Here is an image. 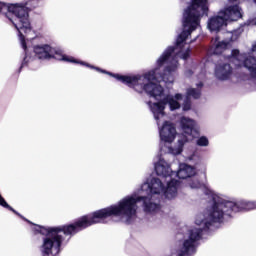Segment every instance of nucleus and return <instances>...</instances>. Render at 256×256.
<instances>
[{
  "instance_id": "nucleus-11",
  "label": "nucleus",
  "mask_w": 256,
  "mask_h": 256,
  "mask_svg": "<svg viewBox=\"0 0 256 256\" xmlns=\"http://www.w3.org/2000/svg\"><path fill=\"white\" fill-rule=\"evenodd\" d=\"M160 153L161 155L157 156V161L154 163L156 175H158V177H163L164 179H170V181H176L173 178L175 171L171 169V164L165 161V158L163 157V155H167L168 153Z\"/></svg>"
},
{
  "instance_id": "nucleus-3",
  "label": "nucleus",
  "mask_w": 256,
  "mask_h": 256,
  "mask_svg": "<svg viewBox=\"0 0 256 256\" xmlns=\"http://www.w3.org/2000/svg\"><path fill=\"white\" fill-rule=\"evenodd\" d=\"M0 206L4 207V209L12 211V213H15V215L20 217V219H23L27 223H30V225H33L32 230L34 233L44 235L42 238V244L40 246L42 256L59 255V253H61V247H63V245H67V243H69L71 240V236L78 233L71 224L56 227H43L33 224L15 209H13V207H11L2 196H0Z\"/></svg>"
},
{
  "instance_id": "nucleus-16",
  "label": "nucleus",
  "mask_w": 256,
  "mask_h": 256,
  "mask_svg": "<svg viewBox=\"0 0 256 256\" xmlns=\"http://www.w3.org/2000/svg\"><path fill=\"white\" fill-rule=\"evenodd\" d=\"M195 175V167L189 166L187 164H180L179 170L175 172L174 177L178 179H189Z\"/></svg>"
},
{
  "instance_id": "nucleus-17",
  "label": "nucleus",
  "mask_w": 256,
  "mask_h": 256,
  "mask_svg": "<svg viewBox=\"0 0 256 256\" xmlns=\"http://www.w3.org/2000/svg\"><path fill=\"white\" fill-rule=\"evenodd\" d=\"M214 43H216V46L214 49L215 55H221V53L224 52L225 49H227V45H229V42H227V41L219 42V37L215 38Z\"/></svg>"
},
{
  "instance_id": "nucleus-9",
  "label": "nucleus",
  "mask_w": 256,
  "mask_h": 256,
  "mask_svg": "<svg viewBox=\"0 0 256 256\" xmlns=\"http://www.w3.org/2000/svg\"><path fill=\"white\" fill-rule=\"evenodd\" d=\"M197 122L189 117H181L180 118V129L182 131V135L178 138L174 147H169L168 153L171 155H181L183 153V148L185 147L186 143L195 139V135H199L197 131Z\"/></svg>"
},
{
  "instance_id": "nucleus-21",
  "label": "nucleus",
  "mask_w": 256,
  "mask_h": 256,
  "mask_svg": "<svg viewBox=\"0 0 256 256\" xmlns=\"http://www.w3.org/2000/svg\"><path fill=\"white\" fill-rule=\"evenodd\" d=\"M191 75H193V71L191 70L186 71V77H191Z\"/></svg>"
},
{
  "instance_id": "nucleus-4",
  "label": "nucleus",
  "mask_w": 256,
  "mask_h": 256,
  "mask_svg": "<svg viewBox=\"0 0 256 256\" xmlns=\"http://www.w3.org/2000/svg\"><path fill=\"white\" fill-rule=\"evenodd\" d=\"M37 7H39V0H26L14 4L0 2V15H4L15 29H17L21 47L26 53L22 67H25V65L31 61L23 33H34L32 39L39 37L37 31L33 30V26H31V17L29 16V13H31L33 9H37Z\"/></svg>"
},
{
  "instance_id": "nucleus-15",
  "label": "nucleus",
  "mask_w": 256,
  "mask_h": 256,
  "mask_svg": "<svg viewBox=\"0 0 256 256\" xmlns=\"http://www.w3.org/2000/svg\"><path fill=\"white\" fill-rule=\"evenodd\" d=\"M227 26V21L225 18L221 15V12H219L218 16H214L208 20V29L209 31H219L221 27Z\"/></svg>"
},
{
  "instance_id": "nucleus-19",
  "label": "nucleus",
  "mask_w": 256,
  "mask_h": 256,
  "mask_svg": "<svg viewBox=\"0 0 256 256\" xmlns=\"http://www.w3.org/2000/svg\"><path fill=\"white\" fill-rule=\"evenodd\" d=\"M186 161H192V162L199 161V154H197V150H194L191 154H189L186 157Z\"/></svg>"
},
{
  "instance_id": "nucleus-14",
  "label": "nucleus",
  "mask_w": 256,
  "mask_h": 256,
  "mask_svg": "<svg viewBox=\"0 0 256 256\" xmlns=\"http://www.w3.org/2000/svg\"><path fill=\"white\" fill-rule=\"evenodd\" d=\"M214 75L219 81H227V79H231V75H233V68L227 63L218 64L215 67Z\"/></svg>"
},
{
  "instance_id": "nucleus-2",
  "label": "nucleus",
  "mask_w": 256,
  "mask_h": 256,
  "mask_svg": "<svg viewBox=\"0 0 256 256\" xmlns=\"http://www.w3.org/2000/svg\"><path fill=\"white\" fill-rule=\"evenodd\" d=\"M205 15H209V0H191V5L183 13V31L178 35L176 39V46H169L167 49H172L166 63L162 67H179V60L183 59L187 61L191 55V48H185V41L189 39L193 31L201 27V18ZM164 50V53L167 51ZM179 49L177 56L173 57L175 50Z\"/></svg>"
},
{
  "instance_id": "nucleus-20",
  "label": "nucleus",
  "mask_w": 256,
  "mask_h": 256,
  "mask_svg": "<svg viewBox=\"0 0 256 256\" xmlns=\"http://www.w3.org/2000/svg\"><path fill=\"white\" fill-rule=\"evenodd\" d=\"M189 187L191 189H199L201 187V182H199V180L193 179L189 182Z\"/></svg>"
},
{
  "instance_id": "nucleus-1",
  "label": "nucleus",
  "mask_w": 256,
  "mask_h": 256,
  "mask_svg": "<svg viewBox=\"0 0 256 256\" xmlns=\"http://www.w3.org/2000/svg\"><path fill=\"white\" fill-rule=\"evenodd\" d=\"M141 201L143 202V211L146 213L148 221L150 223H159V205L142 197L141 194L134 193L122 198L117 204L83 216L70 225L78 233L83 231V229H87V227H91V225H96V223H105V219L109 217H120L127 225H131L137 219V210L139 209L137 203Z\"/></svg>"
},
{
  "instance_id": "nucleus-23",
  "label": "nucleus",
  "mask_w": 256,
  "mask_h": 256,
  "mask_svg": "<svg viewBox=\"0 0 256 256\" xmlns=\"http://www.w3.org/2000/svg\"><path fill=\"white\" fill-rule=\"evenodd\" d=\"M196 71H199V67L196 68Z\"/></svg>"
},
{
  "instance_id": "nucleus-5",
  "label": "nucleus",
  "mask_w": 256,
  "mask_h": 256,
  "mask_svg": "<svg viewBox=\"0 0 256 256\" xmlns=\"http://www.w3.org/2000/svg\"><path fill=\"white\" fill-rule=\"evenodd\" d=\"M33 51L38 59L48 60V59H56V61H67L68 63H79L80 65H84L89 69H95L100 73H106V75H110V77H114L117 81H120L130 89L136 91V93H143V74H137L132 76H125L119 74H113L111 72H107L99 67H95L87 62H79L75 58L71 56H67L63 54V50L59 48H53L48 44L36 45L33 48Z\"/></svg>"
},
{
  "instance_id": "nucleus-12",
  "label": "nucleus",
  "mask_w": 256,
  "mask_h": 256,
  "mask_svg": "<svg viewBox=\"0 0 256 256\" xmlns=\"http://www.w3.org/2000/svg\"><path fill=\"white\" fill-rule=\"evenodd\" d=\"M220 15L226 21H239L241 17H243V13L241 12V7L239 5L228 6L220 11Z\"/></svg>"
},
{
  "instance_id": "nucleus-6",
  "label": "nucleus",
  "mask_w": 256,
  "mask_h": 256,
  "mask_svg": "<svg viewBox=\"0 0 256 256\" xmlns=\"http://www.w3.org/2000/svg\"><path fill=\"white\" fill-rule=\"evenodd\" d=\"M256 209V201L231 200L229 197L213 191V223H224L235 213Z\"/></svg>"
},
{
  "instance_id": "nucleus-8",
  "label": "nucleus",
  "mask_w": 256,
  "mask_h": 256,
  "mask_svg": "<svg viewBox=\"0 0 256 256\" xmlns=\"http://www.w3.org/2000/svg\"><path fill=\"white\" fill-rule=\"evenodd\" d=\"M256 41L252 44L250 52L241 53L239 49H234L231 54L226 57L229 63L235 65L238 69L244 67L250 75V91H256Z\"/></svg>"
},
{
  "instance_id": "nucleus-24",
  "label": "nucleus",
  "mask_w": 256,
  "mask_h": 256,
  "mask_svg": "<svg viewBox=\"0 0 256 256\" xmlns=\"http://www.w3.org/2000/svg\"><path fill=\"white\" fill-rule=\"evenodd\" d=\"M201 77H203V74H200V77H199V78H201Z\"/></svg>"
},
{
  "instance_id": "nucleus-10",
  "label": "nucleus",
  "mask_w": 256,
  "mask_h": 256,
  "mask_svg": "<svg viewBox=\"0 0 256 256\" xmlns=\"http://www.w3.org/2000/svg\"><path fill=\"white\" fill-rule=\"evenodd\" d=\"M159 135H160V153H168L169 147L172 146H166L165 143H173L175 141V137L177 135V129L175 128V125H173L171 122L165 121L163 123V126L159 128Z\"/></svg>"
},
{
  "instance_id": "nucleus-22",
  "label": "nucleus",
  "mask_w": 256,
  "mask_h": 256,
  "mask_svg": "<svg viewBox=\"0 0 256 256\" xmlns=\"http://www.w3.org/2000/svg\"><path fill=\"white\" fill-rule=\"evenodd\" d=\"M199 37V36H197ZM197 37H195L193 40H191V43H193L194 41H197Z\"/></svg>"
},
{
  "instance_id": "nucleus-18",
  "label": "nucleus",
  "mask_w": 256,
  "mask_h": 256,
  "mask_svg": "<svg viewBox=\"0 0 256 256\" xmlns=\"http://www.w3.org/2000/svg\"><path fill=\"white\" fill-rule=\"evenodd\" d=\"M197 147H207L209 145V138L207 136H200L196 139Z\"/></svg>"
},
{
  "instance_id": "nucleus-7",
  "label": "nucleus",
  "mask_w": 256,
  "mask_h": 256,
  "mask_svg": "<svg viewBox=\"0 0 256 256\" xmlns=\"http://www.w3.org/2000/svg\"><path fill=\"white\" fill-rule=\"evenodd\" d=\"M179 187V180H171L167 183V187L159 178H151L144 182L140 189V195L144 199H148L151 203H157L159 207L158 217L161 215V205L159 199L162 195L166 199H175L177 197V189Z\"/></svg>"
},
{
  "instance_id": "nucleus-13",
  "label": "nucleus",
  "mask_w": 256,
  "mask_h": 256,
  "mask_svg": "<svg viewBox=\"0 0 256 256\" xmlns=\"http://www.w3.org/2000/svg\"><path fill=\"white\" fill-rule=\"evenodd\" d=\"M203 87V83L199 82L197 84V88H189L187 90V96L184 99V103L182 105L183 111H190L191 110V99L189 97H192L193 99H199L201 97V88Z\"/></svg>"
}]
</instances>
